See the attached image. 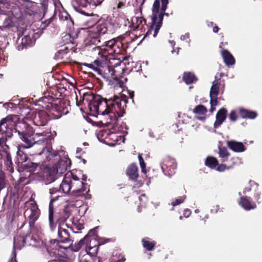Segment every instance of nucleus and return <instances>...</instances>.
Segmentation results:
<instances>
[{
	"label": "nucleus",
	"instance_id": "obj_21",
	"mask_svg": "<svg viewBox=\"0 0 262 262\" xmlns=\"http://www.w3.org/2000/svg\"><path fill=\"white\" fill-rule=\"evenodd\" d=\"M21 148H27V146H24L23 145L20 146L19 145L17 146V151L16 154V161L17 162L19 163H23L27 161L28 158L27 155L24 153V152L21 149Z\"/></svg>",
	"mask_w": 262,
	"mask_h": 262
},
{
	"label": "nucleus",
	"instance_id": "obj_49",
	"mask_svg": "<svg viewBox=\"0 0 262 262\" xmlns=\"http://www.w3.org/2000/svg\"><path fill=\"white\" fill-rule=\"evenodd\" d=\"M125 258L122 256L120 258H119L118 260L115 261V262H124L125 261Z\"/></svg>",
	"mask_w": 262,
	"mask_h": 262
},
{
	"label": "nucleus",
	"instance_id": "obj_40",
	"mask_svg": "<svg viewBox=\"0 0 262 262\" xmlns=\"http://www.w3.org/2000/svg\"><path fill=\"white\" fill-rule=\"evenodd\" d=\"M229 118L232 121H235L236 120L237 116L235 111H233L230 113Z\"/></svg>",
	"mask_w": 262,
	"mask_h": 262
},
{
	"label": "nucleus",
	"instance_id": "obj_14",
	"mask_svg": "<svg viewBox=\"0 0 262 262\" xmlns=\"http://www.w3.org/2000/svg\"><path fill=\"white\" fill-rule=\"evenodd\" d=\"M71 160L68 158L61 159L58 164L55 165L53 168L55 169L59 174L64 173L70 166Z\"/></svg>",
	"mask_w": 262,
	"mask_h": 262
},
{
	"label": "nucleus",
	"instance_id": "obj_11",
	"mask_svg": "<svg viewBox=\"0 0 262 262\" xmlns=\"http://www.w3.org/2000/svg\"><path fill=\"white\" fill-rule=\"evenodd\" d=\"M17 117L16 116L9 115L0 121V134L6 133L9 129L15 125Z\"/></svg>",
	"mask_w": 262,
	"mask_h": 262
},
{
	"label": "nucleus",
	"instance_id": "obj_64",
	"mask_svg": "<svg viewBox=\"0 0 262 262\" xmlns=\"http://www.w3.org/2000/svg\"><path fill=\"white\" fill-rule=\"evenodd\" d=\"M182 216H180V219H182Z\"/></svg>",
	"mask_w": 262,
	"mask_h": 262
},
{
	"label": "nucleus",
	"instance_id": "obj_22",
	"mask_svg": "<svg viewBox=\"0 0 262 262\" xmlns=\"http://www.w3.org/2000/svg\"><path fill=\"white\" fill-rule=\"evenodd\" d=\"M126 174L130 180H135L138 177V167L136 165L132 164L126 169Z\"/></svg>",
	"mask_w": 262,
	"mask_h": 262
},
{
	"label": "nucleus",
	"instance_id": "obj_32",
	"mask_svg": "<svg viewBox=\"0 0 262 262\" xmlns=\"http://www.w3.org/2000/svg\"><path fill=\"white\" fill-rule=\"evenodd\" d=\"M219 154L220 157L223 159V161L225 162L226 161L229 157L230 154L228 151L227 149L225 147H219Z\"/></svg>",
	"mask_w": 262,
	"mask_h": 262
},
{
	"label": "nucleus",
	"instance_id": "obj_2",
	"mask_svg": "<svg viewBox=\"0 0 262 262\" xmlns=\"http://www.w3.org/2000/svg\"><path fill=\"white\" fill-rule=\"evenodd\" d=\"M89 108L91 112L97 113L98 115L105 116L110 122L107 123L114 126L118 118L123 116L126 106V97L115 96L106 100L99 95H89Z\"/></svg>",
	"mask_w": 262,
	"mask_h": 262
},
{
	"label": "nucleus",
	"instance_id": "obj_38",
	"mask_svg": "<svg viewBox=\"0 0 262 262\" xmlns=\"http://www.w3.org/2000/svg\"><path fill=\"white\" fill-rule=\"evenodd\" d=\"M104 0H89V3L95 6L101 4Z\"/></svg>",
	"mask_w": 262,
	"mask_h": 262
},
{
	"label": "nucleus",
	"instance_id": "obj_60",
	"mask_svg": "<svg viewBox=\"0 0 262 262\" xmlns=\"http://www.w3.org/2000/svg\"><path fill=\"white\" fill-rule=\"evenodd\" d=\"M235 160V159H234V158H232V159H231V160H232V161H233V160Z\"/></svg>",
	"mask_w": 262,
	"mask_h": 262
},
{
	"label": "nucleus",
	"instance_id": "obj_31",
	"mask_svg": "<svg viewBox=\"0 0 262 262\" xmlns=\"http://www.w3.org/2000/svg\"><path fill=\"white\" fill-rule=\"evenodd\" d=\"M89 3V0H73L72 5L77 9L79 7L85 8L87 6Z\"/></svg>",
	"mask_w": 262,
	"mask_h": 262
},
{
	"label": "nucleus",
	"instance_id": "obj_46",
	"mask_svg": "<svg viewBox=\"0 0 262 262\" xmlns=\"http://www.w3.org/2000/svg\"><path fill=\"white\" fill-rule=\"evenodd\" d=\"M52 153H54V152H57V156H55V157H52L51 160H48L46 159V156H45V155H43V156L45 157V158H46V160H47V161H51V160H54L55 158H56V159H58V158H57V156H58V152H57L56 151H53V149H52Z\"/></svg>",
	"mask_w": 262,
	"mask_h": 262
},
{
	"label": "nucleus",
	"instance_id": "obj_63",
	"mask_svg": "<svg viewBox=\"0 0 262 262\" xmlns=\"http://www.w3.org/2000/svg\"><path fill=\"white\" fill-rule=\"evenodd\" d=\"M142 196H145V194H142Z\"/></svg>",
	"mask_w": 262,
	"mask_h": 262
},
{
	"label": "nucleus",
	"instance_id": "obj_56",
	"mask_svg": "<svg viewBox=\"0 0 262 262\" xmlns=\"http://www.w3.org/2000/svg\"><path fill=\"white\" fill-rule=\"evenodd\" d=\"M67 112H68V110H67L66 111H64V110L63 111V113H64V114H66Z\"/></svg>",
	"mask_w": 262,
	"mask_h": 262
},
{
	"label": "nucleus",
	"instance_id": "obj_61",
	"mask_svg": "<svg viewBox=\"0 0 262 262\" xmlns=\"http://www.w3.org/2000/svg\"><path fill=\"white\" fill-rule=\"evenodd\" d=\"M61 105H62V104H61V103H60V107H61Z\"/></svg>",
	"mask_w": 262,
	"mask_h": 262
},
{
	"label": "nucleus",
	"instance_id": "obj_7",
	"mask_svg": "<svg viewBox=\"0 0 262 262\" xmlns=\"http://www.w3.org/2000/svg\"><path fill=\"white\" fill-rule=\"evenodd\" d=\"M81 179V180L77 175L73 173L71 184L72 193L73 195H80L85 191L86 184L83 181H86V177L83 175Z\"/></svg>",
	"mask_w": 262,
	"mask_h": 262
},
{
	"label": "nucleus",
	"instance_id": "obj_3",
	"mask_svg": "<svg viewBox=\"0 0 262 262\" xmlns=\"http://www.w3.org/2000/svg\"><path fill=\"white\" fill-rule=\"evenodd\" d=\"M32 139L33 140L32 146H33V149L37 150L34 154H30V156L32 157V159L29 158V161L24 164V166L33 170L43 162V160L41 158L42 155H45L46 159L50 160L52 157L57 156V152L52 153V148L50 145L53 138L50 133L43 132L36 133Z\"/></svg>",
	"mask_w": 262,
	"mask_h": 262
},
{
	"label": "nucleus",
	"instance_id": "obj_55",
	"mask_svg": "<svg viewBox=\"0 0 262 262\" xmlns=\"http://www.w3.org/2000/svg\"><path fill=\"white\" fill-rule=\"evenodd\" d=\"M80 262H89L88 260H86L85 259H81Z\"/></svg>",
	"mask_w": 262,
	"mask_h": 262
},
{
	"label": "nucleus",
	"instance_id": "obj_52",
	"mask_svg": "<svg viewBox=\"0 0 262 262\" xmlns=\"http://www.w3.org/2000/svg\"><path fill=\"white\" fill-rule=\"evenodd\" d=\"M251 190V188L249 187H246L244 190V193H245L247 192H249Z\"/></svg>",
	"mask_w": 262,
	"mask_h": 262
},
{
	"label": "nucleus",
	"instance_id": "obj_9",
	"mask_svg": "<svg viewBox=\"0 0 262 262\" xmlns=\"http://www.w3.org/2000/svg\"><path fill=\"white\" fill-rule=\"evenodd\" d=\"M25 213L29 214V224L30 227H33L35 222L38 220L40 215V211L37 204L34 202H31L30 207Z\"/></svg>",
	"mask_w": 262,
	"mask_h": 262
},
{
	"label": "nucleus",
	"instance_id": "obj_6",
	"mask_svg": "<svg viewBox=\"0 0 262 262\" xmlns=\"http://www.w3.org/2000/svg\"><path fill=\"white\" fill-rule=\"evenodd\" d=\"M73 177L72 172H68L64 176V177L60 185L59 188H53L50 189V193L51 198H55L53 195L56 193H59L62 191L63 193H69L71 190L72 191V178Z\"/></svg>",
	"mask_w": 262,
	"mask_h": 262
},
{
	"label": "nucleus",
	"instance_id": "obj_1",
	"mask_svg": "<svg viewBox=\"0 0 262 262\" xmlns=\"http://www.w3.org/2000/svg\"><path fill=\"white\" fill-rule=\"evenodd\" d=\"M107 32L106 24H97L88 30L86 45L97 46L93 48L101 59L98 58L93 63L83 64L103 77L108 73L113 78L120 76L124 67L122 61L117 58H109L108 55L119 54L121 52V42L116 39L105 41L104 35Z\"/></svg>",
	"mask_w": 262,
	"mask_h": 262
},
{
	"label": "nucleus",
	"instance_id": "obj_15",
	"mask_svg": "<svg viewBox=\"0 0 262 262\" xmlns=\"http://www.w3.org/2000/svg\"><path fill=\"white\" fill-rule=\"evenodd\" d=\"M59 195H57L55 196V198H51L50 203L49 206V221L50 228L51 231L54 230L56 227V224L54 221V213H53V207L52 203L53 202L56 201L59 198Z\"/></svg>",
	"mask_w": 262,
	"mask_h": 262
},
{
	"label": "nucleus",
	"instance_id": "obj_54",
	"mask_svg": "<svg viewBox=\"0 0 262 262\" xmlns=\"http://www.w3.org/2000/svg\"><path fill=\"white\" fill-rule=\"evenodd\" d=\"M218 209H219V206H216V209L214 211L213 210V209H211V212H216L217 211Z\"/></svg>",
	"mask_w": 262,
	"mask_h": 262
},
{
	"label": "nucleus",
	"instance_id": "obj_47",
	"mask_svg": "<svg viewBox=\"0 0 262 262\" xmlns=\"http://www.w3.org/2000/svg\"><path fill=\"white\" fill-rule=\"evenodd\" d=\"M124 6V4L123 2H119L117 5V8L118 9L121 8Z\"/></svg>",
	"mask_w": 262,
	"mask_h": 262
},
{
	"label": "nucleus",
	"instance_id": "obj_25",
	"mask_svg": "<svg viewBox=\"0 0 262 262\" xmlns=\"http://www.w3.org/2000/svg\"><path fill=\"white\" fill-rule=\"evenodd\" d=\"M99 245V244L96 238H92L90 241L89 246L86 249V251L88 253L92 254H96L98 250Z\"/></svg>",
	"mask_w": 262,
	"mask_h": 262
},
{
	"label": "nucleus",
	"instance_id": "obj_10",
	"mask_svg": "<svg viewBox=\"0 0 262 262\" xmlns=\"http://www.w3.org/2000/svg\"><path fill=\"white\" fill-rule=\"evenodd\" d=\"M161 167L165 175L171 176L175 172L177 164L174 159L167 157L163 160Z\"/></svg>",
	"mask_w": 262,
	"mask_h": 262
},
{
	"label": "nucleus",
	"instance_id": "obj_51",
	"mask_svg": "<svg viewBox=\"0 0 262 262\" xmlns=\"http://www.w3.org/2000/svg\"><path fill=\"white\" fill-rule=\"evenodd\" d=\"M69 215H70V213L67 212H66L65 215L64 216V220H66L67 219H68L69 217Z\"/></svg>",
	"mask_w": 262,
	"mask_h": 262
},
{
	"label": "nucleus",
	"instance_id": "obj_5",
	"mask_svg": "<svg viewBox=\"0 0 262 262\" xmlns=\"http://www.w3.org/2000/svg\"><path fill=\"white\" fill-rule=\"evenodd\" d=\"M19 138L27 145V148L32 147L33 140L32 139L34 130L32 126L21 120H18L15 124L14 128Z\"/></svg>",
	"mask_w": 262,
	"mask_h": 262
},
{
	"label": "nucleus",
	"instance_id": "obj_16",
	"mask_svg": "<svg viewBox=\"0 0 262 262\" xmlns=\"http://www.w3.org/2000/svg\"><path fill=\"white\" fill-rule=\"evenodd\" d=\"M33 122L37 126H44L47 123V118L44 112L37 113L34 118Z\"/></svg>",
	"mask_w": 262,
	"mask_h": 262
},
{
	"label": "nucleus",
	"instance_id": "obj_12",
	"mask_svg": "<svg viewBox=\"0 0 262 262\" xmlns=\"http://www.w3.org/2000/svg\"><path fill=\"white\" fill-rule=\"evenodd\" d=\"M58 234L59 242L68 244V246H72V240L70 238L69 233L67 229L61 226H59Z\"/></svg>",
	"mask_w": 262,
	"mask_h": 262
},
{
	"label": "nucleus",
	"instance_id": "obj_35",
	"mask_svg": "<svg viewBox=\"0 0 262 262\" xmlns=\"http://www.w3.org/2000/svg\"><path fill=\"white\" fill-rule=\"evenodd\" d=\"M84 239H81L78 243L75 244L74 246H72V249L74 251H78L84 244Z\"/></svg>",
	"mask_w": 262,
	"mask_h": 262
},
{
	"label": "nucleus",
	"instance_id": "obj_42",
	"mask_svg": "<svg viewBox=\"0 0 262 262\" xmlns=\"http://www.w3.org/2000/svg\"><path fill=\"white\" fill-rule=\"evenodd\" d=\"M16 253L15 250H13L11 254V258L9 260V262H16Z\"/></svg>",
	"mask_w": 262,
	"mask_h": 262
},
{
	"label": "nucleus",
	"instance_id": "obj_58",
	"mask_svg": "<svg viewBox=\"0 0 262 262\" xmlns=\"http://www.w3.org/2000/svg\"><path fill=\"white\" fill-rule=\"evenodd\" d=\"M83 145H88V144L87 143H86V142H84V143H83Z\"/></svg>",
	"mask_w": 262,
	"mask_h": 262
},
{
	"label": "nucleus",
	"instance_id": "obj_41",
	"mask_svg": "<svg viewBox=\"0 0 262 262\" xmlns=\"http://www.w3.org/2000/svg\"><path fill=\"white\" fill-rule=\"evenodd\" d=\"M58 243V242L56 239L52 241L51 242L50 248L53 249H55V250H56Z\"/></svg>",
	"mask_w": 262,
	"mask_h": 262
},
{
	"label": "nucleus",
	"instance_id": "obj_33",
	"mask_svg": "<svg viewBox=\"0 0 262 262\" xmlns=\"http://www.w3.org/2000/svg\"><path fill=\"white\" fill-rule=\"evenodd\" d=\"M216 170L222 172L224 171L226 169H229L233 167L232 165H227L225 164H221L217 165Z\"/></svg>",
	"mask_w": 262,
	"mask_h": 262
},
{
	"label": "nucleus",
	"instance_id": "obj_19",
	"mask_svg": "<svg viewBox=\"0 0 262 262\" xmlns=\"http://www.w3.org/2000/svg\"><path fill=\"white\" fill-rule=\"evenodd\" d=\"M239 205L246 210L254 209L256 207L255 203L252 202L247 196H241Z\"/></svg>",
	"mask_w": 262,
	"mask_h": 262
},
{
	"label": "nucleus",
	"instance_id": "obj_26",
	"mask_svg": "<svg viewBox=\"0 0 262 262\" xmlns=\"http://www.w3.org/2000/svg\"><path fill=\"white\" fill-rule=\"evenodd\" d=\"M222 55L225 63L227 66L233 65L235 63L233 56L227 50H223Z\"/></svg>",
	"mask_w": 262,
	"mask_h": 262
},
{
	"label": "nucleus",
	"instance_id": "obj_39",
	"mask_svg": "<svg viewBox=\"0 0 262 262\" xmlns=\"http://www.w3.org/2000/svg\"><path fill=\"white\" fill-rule=\"evenodd\" d=\"M210 105L212 106H216L217 105L218 101L217 100V97L210 96Z\"/></svg>",
	"mask_w": 262,
	"mask_h": 262
},
{
	"label": "nucleus",
	"instance_id": "obj_48",
	"mask_svg": "<svg viewBox=\"0 0 262 262\" xmlns=\"http://www.w3.org/2000/svg\"><path fill=\"white\" fill-rule=\"evenodd\" d=\"M260 193H259V192H257V193H255L254 195V197L257 201L260 199Z\"/></svg>",
	"mask_w": 262,
	"mask_h": 262
},
{
	"label": "nucleus",
	"instance_id": "obj_13",
	"mask_svg": "<svg viewBox=\"0 0 262 262\" xmlns=\"http://www.w3.org/2000/svg\"><path fill=\"white\" fill-rule=\"evenodd\" d=\"M0 156L4 161V164L6 167L7 170L10 172H13L14 171V168L10 152L8 150H4L0 152Z\"/></svg>",
	"mask_w": 262,
	"mask_h": 262
},
{
	"label": "nucleus",
	"instance_id": "obj_53",
	"mask_svg": "<svg viewBox=\"0 0 262 262\" xmlns=\"http://www.w3.org/2000/svg\"><path fill=\"white\" fill-rule=\"evenodd\" d=\"M215 106L211 105V108H210V111L211 113H213L215 111Z\"/></svg>",
	"mask_w": 262,
	"mask_h": 262
},
{
	"label": "nucleus",
	"instance_id": "obj_29",
	"mask_svg": "<svg viewBox=\"0 0 262 262\" xmlns=\"http://www.w3.org/2000/svg\"><path fill=\"white\" fill-rule=\"evenodd\" d=\"M205 165L211 168H214L218 165V162L216 158L213 157H208L205 161Z\"/></svg>",
	"mask_w": 262,
	"mask_h": 262
},
{
	"label": "nucleus",
	"instance_id": "obj_44",
	"mask_svg": "<svg viewBox=\"0 0 262 262\" xmlns=\"http://www.w3.org/2000/svg\"><path fill=\"white\" fill-rule=\"evenodd\" d=\"M189 38V33H185L184 35H182L181 36V40H185Z\"/></svg>",
	"mask_w": 262,
	"mask_h": 262
},
{
	"label": "nucleus",
	"instance_id": "obj_30",
	"mask_svg": "<svg viewBox=\"0 0 262 262\" xmlns=\"http://www.w3.org/2000/svg\"><path fill=\"white\" fill-rule=\"evenodd\" d=\"M143 246L147 250H151L156 245V242L150 241L148 238H144L142 239Z\"/></svg>",
	"mask_w": 262,
	"mask_h": 262
},
{
	"label": "nucleus",
	"instance_id": "obj_27",
	"mask_svg": "<svg viewBox=\"0 0 262 262\" xmlns=\"http://www.w3.org/2000/svg\"><path fill=\"white\" fill-rule=\"evenodd\" d=\"M220 82V79H216V76H215V80L212 82L210 89V96L217 97Z\"/></svg>",
	"mask_w": 262,
	"mask_h": 262
},
{
	"label": "nucleus",
	"instance_id": "obj_45",
	"mask_svg": "<svg viewBox=\"0 0 262 262\" xmlns=\"http://www.w3.org/2000/svg\"><path fill=\"white\" fill-rule=\"evenodd\" d=\"M191 214V211L189 209H186L184 210L183 214L186 217H188Z\"/></svg>",
	"mask_w": 262,
	"mask_h": 262
},
{
	"label": "nucleus",
	"instance_id": "obj_8",
	"mask_svg": "<svg viewBox=\"0 0 262 262\" xmlns=\"http://www.w3.org/2000/svg\"><path fill=\"white\" fill-rule=\"evenodd\" d=\"M35 243V239L30 234H27L25 236H16L13 241V250L21 249L25 245H33Z\"/></svg>",
	"mask_w": 262,
	"mask_h": 262
},
{
	"label": "nucleus",
	"instance_id": "obj_20",
	"mask_svg": "<svg viewBox=\"0 0 262 262\" xmlns=\"http://www.w3.org/2000/svg\"><path fill=\"white\" fill-rule=\"evenodd\" d=\"M207 112V108L203 105H198L193 109V112L196 115L201 116H196L197 119L204 120L206 119L205 115Z\"/></svg>",
	"mask_w": 262,
	"mask_h": 262
},
{
	"label": "nucleus",
	"instance_id": "obj_43",
	"mask_svg": "<svg viewBox=\"0 0 262 262\" xmlns=\"http://www.w3.org/2000/svg\"><path fill=\"white\" fill-rule=\"evenodd\" d=\"M4 134H6L5 137L6 140L11 138L12 136V133L11 128L9 129V130H8L6 133H5Z\"/></svg>",
	"mask_w": 262,
	"mask_h": 262
},
{
	"label": "nucleus",
	"instance_id": "obj_18",
	"mask_svg": "<svg viewBox=\"0 0 262 262\" xmlns=\"http://www.w3.org/2000/svg\"><path fill=\"white\" fill-rule=\"evenodd\" d=\"M227 145L230 149L235 152H241L246 150V148L242 142L229 141L227 142Z\"/></svg>",
	"mask_w": 262,
	"mask_h": 262
},
{
	"label": "nucleus",
	"instance_id": "obj_17",
	"mask_svg": "<svg viewBox=\"0 0 262 262\" xmlns=\"http://www.w3.org/2000/svg\"><path fill=\"white\" fill-rule=\"evenodd\" d=\"M227 110L224 108L220 110L216 115V120L214 123V127L216 128L220 126L226 118Z\"/></svg>",
	"mask_w": 262,
	"mask_h": 262
},
{
	"label": "nucleus",
	"instance_id": "obj_50",
	"mask_svg": "<svg viewBox=\"0 0 262 262\" xmlns=\"http://www.w3.org/2000/svg\"><path fill=\"white\" fill-rule=\"evenodd\" d=\"M219 30V28L217 26H215L213 28V31L215 33H217Z\"/></svg>",
	"mask_w": 262,
	"mask_h": 262
},
{
	"label": "nucleus",
	"instance_id": "obj_59",
	"mask_svg": "<svg viewBox=\"0 0 262 262\" xmlns=\"http://www.w3.org/2000/svg\"><path fill=\"white\" fill-rule=\"evenodd\" d=\"M133 22L134 24H135V19H133Z\"/></svg>",
	"mask_w": 262,
	"mask_h": 262
},
{
	"label": "nucleus",
	"instance_id": "obj_24",
	"mask_svg": "<svg viewBox=\"0 0 262 262\" xmlns=\"http://www.w3.org/2000/svg\"><path fill=\"white\" fill-rule=\"evenodd\" d=\"M239 115L243 118L253 119L255 118L257 114L256 112L250 111L244 108L239 109Z\"/></svg>",
	"mask_w": 262,
	"mask_h": 262
},
{
	"label": "nucleus",
	"instance_id": "obj_28",
	"mask_svg": "<svg viewBox=\"0 0 262 262\" xmlns=\"http://www.w3.org/2000/svg\"><path fill=\"white\" fill-rule=\"evenodd\" d=\"M183 78L185 82L188 84H191L196 80L194 75L190 72L185 73Z\"/></svg>",
	"mask_w": 262,
	"mask_h": 262
},
{
	"label": "nucleus",
	"instance_id": "obj_62",
	"mask_svg": "<svg viewBox=\"0 0 262 262\" xmlns=\"http://www.w3.org/2000/svg\"><path fill=\"white\" fill-rule=\"evenodd\" d=\"M83 162H84V163H85V160H83Z\"/></svg>",
	"mask_w": 262,
	"mask_h": 262
},
{
	"label": "nucleus",
	"instance_id": "obj_34",
	"mask_svg": "<svg viewBox=\"0 0 262 262\" xmlns=\"http://www.w3.org/2000/svg\"><path fill=\"white\" fill-rule=\"evenodd\" d=\"M136 21V28L138 29H142V26L144 24H145V20L142 17H136L135 18Z\"/></svg>",
	"mask_w": 262,
	"mask_h": 262
},
{
	"label": "nucleus",
	"instance_id": "obj_57",
	"mask_svg": "<svg viewBox=\"0 0 262 262\" xmlns=\"http://www.w3.org/2000/svg\"><path fill=\"white\" fill-rule=\"evenodd\" d=\"M19 241V244H21L22 243V241H21V240H20V239H19V241Z\"/></svg>",
	"mask_w": 262,
	"mask_h": 262
},
{
	"label": "nucleus",
	"instance_id": "obj_4",
	"mask_svg": "<svg viewBox=\"0 0 262 262\" xmlns=\"http://www.w3.org/2000/svg\"><path fill=\"white\" fill-rule=\"evenodd\" d=\"M162 6L160 9V0H155L152 6V25L154 28L153 36L155 37L161 27L163 15L166 9L168 0H161Z\"/></svg>",
	"mask_w": 262,
	"mask_h": 262
},
{
	"label": "nucleus",
	"instance_id": "obj_23",
	"mask_svg": "<svg viewBox=\"0 0 262 262\" xmlns=\"http://www.w3.org/2000/svg\"><path fill=\"white\" fill-rule=\"evenodd\" d=\"M58 175L59 174L56 172V170L53 168L48 169L45 176L47 183H51L54 182L57 178Z\"/></svg>",
	"mask_w": 262,
	"mask_h": 262
},
{
	"label": "nucleus",
	"instance_id": "obj_36",
	"mask_svg": "<svg viewBox=\"0 0 262 262\" xmlns=\"http://www.w3.org/2000/svg\"><path fill=\"white\" fill-rule=\"evenodd\" d=\"M138 158H139V160L140 162V166L141 168V170L143 173H145L146 172V170H145V168H146L145 163L144 161L143 158L142 157V156L140 154L139 155Z\"/></svg>",
	"mask_w": 262,
	"mask_h": 262
},
{
	"label": "nucleus",
	"instance_id": "obj_37",
	"mask_svg": "<svg viewBox=\"0 0 262 262\" xmlns=\"http://www.w3.org/2000/svg\"><path fill=\"white\" fill-rule=\"evenodd\" d=\"M185 199H186L185 195L180 196L179 198L175 200V201L172 202L171 204L173 206L178 205L180 204L181 203H183L184 201V200H185Z\"/></svg>",
	"mask_w": 262,
	"mask_h": 262
}]
</instances>
